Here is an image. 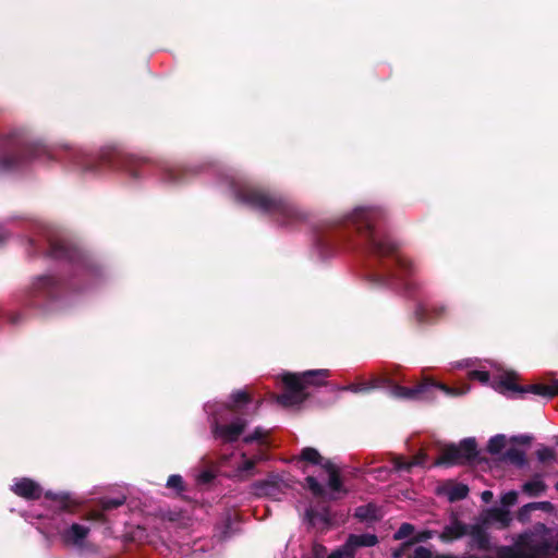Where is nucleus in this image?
<instances>
[{
    "label": "nucleus",
    "instance_id": "b1692460",
    "mask_svg": "<svg viewBox=\"0 0 558 558\" xmlns=\"http://www.w3.org/2000/svg\"><path fill=\"white\" fill-rule=\"evenodd\" d=\"M506 447V437L504 435H496L488 441L487 449L490 453H500Z\"/></svg>",
    "mask_w": 558,
    "mask_h": 558
},
{
    "label": "nucleus",
    "instance_id": "0eeeda50",
    "mask_svg": "<svg viewBox=\"0 0 558 558\" xmlns=\"http://www.w3.org/2000/svg\"><path fill=\"white\" fill-rule=\"evenodd\" d=\"M89 526L80 523H73L66 530L61 533V538L64 544L82 547L85 544V541L89 534Z\"/></svg>",
    "mask_w": 558,
    "mask_h": 558
},
{
    "label": "nucleus",
    "instance_id": "f3484780",
    "mask_svg": "<svg viewBox=\"0 0 558 558\" xmlns=\"http://www.w3.org/2000/svg\"><path fill=\"white\" fill-rule=\"evenodd\" d=\"M240 459L241 462L234 466L232 475L244 478L251 474V470L254 468L256 461L262 460L263 458L256 457L254 459H248L245 453H241Z\"/></svg>",
    "mask_w": 558,
    "mask_h": 558
},
{
    "label": "nucleus",
    "instance_id": "dca6fc26",
    "mask_svg": "<svg viewBox=\"0 0 558 558\" xmlns=\"http://www.w3.org/2000/svg\"><path fill=\"white\" fill-rule=\"evenodd\" d=\"M281 483L276 480H268L260 483H255L253 485V492L258 496H269L272 498H278V494L280 492Z\"/></svg>",
    "mask_w": 558,
    "mask_h": 558
},
{
    "label": "nucleus",
    "instance_id": "4468645a",
    "mask_svg": "<svg viewBox=\"0 0 558 558\" xmlns=\"http://www.w3.org/2000/svg\"><path fill=\"white\" fill-rule=\"evenodd\" d=\"M324 469L328 473V487L331 490L332 498H337L340 494L344 493L339 473L330 461H326Z\"/></svg>",
    "mask_w": 558,
    "mask_h": 558
},
{
    "label": "nucleus",
    "instance_id": "393cba45",
    "mask_svg": "<svg viewBox=\"0 0 558 558\" xmlns=\"http://www.w3.org/2000/svg\"><path fill=\"white\" fill-rule=\"evenodd\" d=\"M353 556L354 550L347 541L344 545L333 550L331 554L327 556V558H353Z\"/></svg>",
    "mask_w": 558,
    "mask_h": 558
},
{
    "label": "nucleus",
    "instance_id": "bb28decb",
    "mask_svg": "<svg viewBox=\"0 0 558 558\" xmlns=\"http://www.w3.org/2000/svg\"><path fill=\"white\" fill-rule=\"evenodd\" d=\"M414 532V526L410 523H403L398 529V531L393 534V538L396 541L404 539L409 536H411Z\"/></svg>",
    "mask_w": 558,
    "mask_h": 558
},
{
    "label": "nucleus",
    "instance_id": "6ab92c4d",
    "mask_svg": "<svg viewBox=\"0 0 558 558\" xmlns=\"http://www.w3.org/2000/svg\"><path fill=\"white\" fill-rule=\"evenodd\" d=\"M457 447L459 448V452L463 462L473 460L477 454L476 442L473 438H466L462 440L459 445H457Z\"/></svg>",
    "mask_w": 558,
    "mask_h": 558
},
{
    "label": "nucleus",
    "instance_id": "c03bdc74",
    "mask_svg": "<svg viewBox=\"0 0 558 558\" xmlns=\"http://www.w3.org/2000/svg\"><path fill=\"white\" fill-rule=\"evenodd\" d=\"M457 367H466L468 366V362H458L456 364Z\"/></svg>",
    "mask_w": 558,
    "mask_h": 558
},
{
    "label": "nucleus",
    "instance_id": "8fccbe9b",
    "mask_svg": "<svg viewBox=\"0 0 558 558\" xmlns=\"http://www.w3.org/2000/svg\"><path fill=\"white\" fill-rule=\"evenodd\" d=\"M402 277H404V274H399V280H402Z\"/></svg>",
    "mask_w": 558,
    "mask_h": 558
},
{
    "label": "nucleus",
    "instance_id": "de8ad7c7",
    "mask_svg": "<svg viewBox=\"0 0 558 558\" xmlns=\"http://www.w3.org/2000/svg\"><path fill=\"white\" fill-rule=\"evenodd\" d=\"M402 277H404V274H399V280H402Z\"/></svg>",
    "mask_w": 558,
    "mask_h": 558
},
{
    "label": "nucleus",
    "instance_id": "72a5a7b5",
    "mask_svg": "<svg viewBox=\"0 0 558 558\" xmlns=\"http://www.w3.org/2000/svg\"><path fill=\"white\" fill-rule=\"evenodd\" d=\"M306 482H307V485H308V488L311 489V492L316 495V496H319L323 494V487L322 485L317 482L316 478H314L313 476H307L306 477Z\"/></svg>",
    "mask_w": 558,
    "mask_h": 558
},
{
    "label": "nucleus",
    "instance_id": "f257e3e1",
    "mask_svg": "<svg viewBox=\"0 0 558 558\" xmlns=\"http://www.w3.org/2000/svg\"><path fill=\"white\" fill-rule=\"evenodd\" d=\"M327 377V369H313L302 374H283L282 383L284 384L286 390L277 397L278 403L286 408L302 403L306 398V393L304 392L306 385H320Z\"/></svg>",
    "mask_w": 558,
    "mask_h": 558
},
{
    "label": "nucleus",
    "instance_id": "ddd939ff",
    "mask_svg": "<svg viewBox=\"0 0 558 558\" xmlns=\"http://www.w3.org/2000/svg\"><path fill=\"white\" fill-rule=\"evenodd\" d=\"M466 535L471 536L472 545L476 548L482 550H487L489 548L488 534L481 525H469Z\"/></svg>",
    "mask_w": 558,
    "mask_h": 558
},
{
    "label": "nucleus",
    "instance_id": "aec40b11",
    "mask_svg": "<svg viewBox=\"0 0 558 558\" xmlns=\"http://www.w3.org/2000/svg\"><path fill=\"white\" fill-rule=\"evenodd\" d=\"M414 465L425 466L426 456L424 453H420L416 457H414L411 461H405L402 458H397L395 460V469L398 471L410 470Z\"/></svg>",
    "mask_w": 558,
    "mask_h": 558
},
{
    "label": "nucleus",
    "instance_id": "9d476101",
    "mask_svg": "<svg viewBox=\"0 0 558 558\" xmlns=\"http://www.w3.org/2000/svg\"><path fill=\"white\" fill-rule=\"evenodd\" d=\"M464 463L457 445L446 446L440 456L433 462V465H456Z\"/></svg>",
    "mask_w": 558,
    "mask_h": 558
},
{
    "label": "nucleus",
    "instance_id": "412c9836",
    "mask_svg": "<svg viewBox=\"0 0 558 558\" xmlns=\"http://www.w3.org/2000/svg\"><path fill=\"white\" fill-rule=\"evenodd\" d=\"M301 460L306 461L312 464L322 465L324 468V464L326 461H324V458L320 456V453L312 447H306L301 451Z\"/></svg>",
    "mask_w": 558,
    "mask_h": 558
},
{
    "label": "nucleus",
    "instance_id": "49530a36",
    "mask_svg": "<svg viewBox=\"0 0 558 558\" xmlns=\"http://www.w3.org/2000/svg\"><path fill=\"white\" fill-rule=\"evenodd\" d=\"M429 537H430V532H428V533H426V534L424 535V538H429Z\"/></svg>",
    "mask_w": 558,
    "mask_h": 558
},
{
    "label": "nucleus",
    "instance_id": "4c0bfd02",
    "mask_svg": "<svg viewBox=\"0 0 558 558\" xmlns=\"http://www.w3.org/2000/svg\"><path fill=\"white\" fill-rule=\"evenodd\" d=\"M233 403L245 402L247 400V393L243 390L235 391L231 395Z\"/></svg>",
    "mask_w": 558,
    "mask_h": 558
},
{
    "label": "nucleus",
    "instance_id": "09e8293b",
    "mask_svg": "<svg viewBox=\"0 0 558 558\" xmlns=\"http://www.w3.org/2000/svg\"><path fill=\"white\" fill-rule=\"evenodd\" d=\"M402 277H404V274H399V280H402Z\"/></svg>",
    "mask_w": 558,
    "mask_h": 558
},
{
    "label": "nucleus",
    "instance_id": "4be33fe9",
    "mask_svg": "<svg viewBox=\"0 0 558 558\" xmlns=\"http://www.w3.org/2000/svg\"><path fill=\"white\" fill-rule=\"evenodd\" d=\"M384 384V380H380L378 378L372 379L369 383H360V384H352L347 389L352 392H365L369 391L374 388H378Z\"/></svg>",
    "mask_w": 558,
    "mask_h": 558
},
{
    "label": "nucleus",
    "instance_id": "7ed1b4c3",
    "mask_svg": "<svg viewBox=\"0 0 558 558\" xmlns=\"http://www.w3.org/2000/svg\"><path fill=\"white\" fill-rule=\"evenodd\" d=\"M379 216L376 208H356L352 219L359 230L365 229L368 234V243L379 254H389L397 250V244L390 239L380 238L373 231V222Z\"/></svg>",
    "mask_w": 558,
    "mask_h": 558
},
{
    "label": "nucleus",
    "instance_id": "79ce46f5",
    "mask_svg": "<svg viewBox=\"0 0 558 558\" xmlns=\"http://www.w3.org/2000/svg\"><path fill=\"white\" fill-rule=\"evenodd\" d=\"M213 478V475L209 473V472H203L201 475H199V481L201 482H208Z\"/></svg>",
    "mask_w": 558,
    "mask_h": 558
},
{
    "label": "nucleus",
    "instance_id": "a18cd8bd",
    "mask_svg": "<svg viewBox=\"0 0 558 558\" xmlns=\"http://www.w3.org/2000/svg\"><path fill=\"white\" fill-rule=\"evenodd\" d=\"M226 462H227V463H229L231 466H233V464H232V460H230V459H226Z\"/></svg>",
    "mask_w": 558,
    "mask_h": 558
},
{
    "label": "nucleus",
    "instance_id": "c85d7f7f",
    "mask_svg": "<svg viewBox=\"0 0 558 558\" xmlns=\"http://www.w3.org/2000/svg\"><path fill=\"white\" fill-rule=\"evenodd\" d=\"M534 510L532 509L531 505L530 504H526L524 505L523 507H521L517 513V519L521 522V523H526L530 521L531 519V513L533 512Z\"/></svg>",
    "mask_w": 558,
    "mask_h": 558
},
{
    "label": "nucleus",
    "instance_id": "cd10ccee",
    "mask_svg": "<svg viewBox=\"0 0 558 558\" xmlns=\"http://www.w3.org/2000/svg\"><path fill=\"white\" fill-rule=\"evenodd\" d=\"M517 500L518 493L515 490H509L500 497V502L505 508L515 505Z\"/></svg>",
    "mask_w": 558,
    "mask_h": 558
},
{
    "label": "nucleus",
    "instance_id": "9b49d317",
    "mask_svg": "<svg viewBox=\"0 0 558 558\" xmlns=\"http://www.w3.org/2000/svg\"><path fill=\"white\" fill-rule=\"evenodd\" d=\"M468 529V524H464L458 520H452L448 525L444 527L440 534V539L444 542L459 539L462 536L466 535Z\"/></svg>",
    "mask_w": 558,
    "mask_h": 558
},
{
    "label": "nucleus",
    "instance_id": "f704fd0d",
    "mask_svg": "<svg viewBox=\"0 0 558 558\" xmlns=\"http://www.w3.org/2000/svg\"><path fill=\"white\" fill-rule=\"evenodd\" d=\"M183 481H182V477L180 475H171L169 476L168 481H167V486L169 488H175V489H182L183 486Z\"/></svg>",
    "mask_w": 558,
    "mask_h": 558
},
{
    "label": "nucleus",
    "instance_id": "7c9ffc66",
    "mask_svg": "<svg viewBox=\"0 0 558 558\" xmlns=\"http://www.w3.org/2000/svg\"><path fill=\"white\" fill-rule=\"evenodd\" d=\"M533 510H542L547 513H553L555 511V506L550 501H535L530 502Z\"/></svg>",
    "mask_w": 558,
    "mask_h": 558
},
{
    "label": "nucleus",
    "instance_id": "f8f14e48",
    "mask_svg": "<svg viewBox=\"0 0 558 558\" xmlns=\"http://www.w3.org/2000/svg\"><path fill=\"white\" fill-rule=\"evenodd\" d=\"M511 520L509 510L502 508H490L484 513L485 523L497 522L501 529L509 526Z\"/></svg>",
    "mask_w": 558,
    "mask_h": 558
},
{
    "label": "nucleus",
    "instance_id": "37998d69",
    "mask_svg": "<svg viewBox=\"0 0 558 558\" xmlns=\"http://www.w3.org/2000/svg\"><path fill=\"white\" fill-rule=\"evenodd\" d=\"M401 555H402V549L395 550V551L392 553V557H393V558H400V557H401Z\"/></svg>",
    "mask_w": 558,
    "mask_h": 558
},
{
    "label": "nucleus",
    "instance_id": "c756f323",
    "mask_svg": "<svg viewBox=\"0 0 558 558\" xmlns=\"http://www.w3.org/2000/svg\"><path fill=\"white\" fill-rule=\"evenodd\" d=\"M536 457L541 462H546L555 458V452L551 448L542 447L536 451Z\"/></svg>",
    "mask_w": 558,
    "mask_h": 558
},
{
    "label": "nucleus",
    "instance_id": "39448f33",
    "mask_svg": "<svg viewBox=\"0 0 558 558\" xmlns=\"http://www.w3.org/2000/svg\"><path fill=\"white\" fill-rule=\"evenodd\" d=\"M429 387H436L440 390H442L445 393L450 396H461L466 393L470 390V387L465 388H450L444 384H437L434 381H425L423 384L417 385L414 388H405L396 386L392 388L391 393L392 396L401 399H420L423 398L422 396L426 392V390Z\"/></svg>",
    "mask_w": 558,
    "mask_h": 558
},
{
    "label": "nucleus",
    "instance_id": "473e14b6",
    "mask_svg": "<svg viewBox=\"0 0 558 558\" xmlns=\"http://www.w3.org/2000/svg\"><path fill=\"white\" fill-rule=\"evenodd\" d=\"M266 437V432L257 427L252 435H247L243 438L244 442L250 444L253 441H262Z\"/></svg>",
    "mask_w": 558,
    "mask_h": 558
},
{
    "label": "nucleus",
    "instance_id": "2eb2a0df",
    "mask_svg": "<svg viewBox=\"0 0 558 558\" xmlns=\"http://www.w3.org/2000/svg\"><path fill=\"white\" fill-rule=\"evenodd\" d=\"M547 489V485L541 474L534 475L522 485V492L529 497H538Z\"/></svg>",
    "mask_w": 558,
    "mask_h": 558
},
{
    "label": "nucleus",
    "instance_id": "f03ea898",
    "mask_svg": "<svg viewBox=\"0 0 558 558\" xmlns=\"http://www.w3.org/2000/svg\"><path fill=\"white\" fill-rule=\"evenodd\" d=\"M240 202L247 204L258 210L278 216L281 223H288L287 219L296 216L294 207L281 198L271 197L260 191L251 190L238 194Z\"/></svg>",
    "mask_w": 558,
    "mask_h": 558
},
{
    "label": "nucleus",
    "instance_id": "ea45409f",
    "mask_svg": "<svg viewBox=\"0 0 558 558\" xmlns=\"http://www.w3.org/2000/svg\"><path fill=\"white\" fill-rule=\"evenodd\" d=\"M481 497L484 502L488 504L493 499V493L490 490H484Z\"/></svg>",
    "mask_w": 558,
    "mask_h": 558
},
{
    "label": "nucleus",
    "instance_id": "a19ab883",
    "mask_svg": "<svg viewBox=\"0 0 558 558\" xmlns=\"http://www.w3.org/2000/svg\"><path fill=\"white\" fill-rule=\"evenodd\" d=\"M374 472L378 473L377 477L384 478L389 473V470L386 468H379V469L375 470Z\"/></svg>",
    "mask_w": 558,
    "mask_h": 558
},
{
    "label": "nucleus",
    "instance_id": "1a4fd4ad",
    "mask_svg": "<svg viewBox=\"0 0 558 558\" xmlns=\"http://www.w3.org/2000/svg\"><path fill=\"white\" fill-rule=\"evenodd\" d=\"M437 494L446 496L449 501H457L468 496L469 487L462 483L446 482L437 487Z\"/></svg>",
    "mask_w": 558,
    "mask_h": 558
},
{
    "label": "nucleus",
    "instance_id": "a211bd4d",
    "mask_svg": "<svg viewBox=\"0 0 558 558\" xmlns=\"http://www.w3.org/2000/svg\"><path fill=\"white\" fill-rule=\"evenodd\" d=\"M348 543L353 548V550H355L357 547H371L377 543V536L369 533L360 535L352 534L349 536Z\"/></svg>",
    "mask_w": 558,
    "mask_h": 558
},
{
    "label": "nucleus",
    "instance_id": "5701e85b",
    "mask_svg": "<svg viewBox=\"0 0 558 558\" xmlns=\"http://www.w3.org/2000/svg\"><path fill=\"white\" fill-rule=\"evenodd\" d=\"M377 509L374 505L361 506L355 510V517L361 520H373L376 518Z\"/></svg>",
    "mask_w": 558,
    "mask_h": 558
},
{
    "label": "nucleus",
    "instance_id": "a878e982",
    "mask_svg": "<svg viewBox=\"0 0 558 558\" xmlns=\"http://www.w3.org/2000/svg\"><path fill=\"white\" fill-rule=\"evenodd\" d=\"M506 458L518 465L525 464V454L522 450L509 449L506 452Z\"/></svg>",
    "mask_w": 558,
    "mask_h": 558
},
{
    "label": "nucleus",
    "instance_id": "e433bc0d",
    "mask_svg": "<svg viewBox=\"0 0 558 558\" xmlns=\"http://www.w3.org/2000/svg\"><path fill=\"white\" fill-rule=\"evenodd\" d=\"M313 558H327V549L325 546L315 544L312 548Z\"/></svg>",
    "mask_w": 558,
    "mask_h": 558
},
{
    "label": "nucleus",
    "instance_id": "58836bf2",
    "mask_svg": "<svg viewBox=\"0 0 558 558\" xmlns=\"http://www.w3.org/2000/svg\"><path fill=\"white\" fill-rule=\"evenodd\" d=\"M123 502H124V499H123V498H119V499H109V500H106V501L104 502V507H105L106 509L117 508V507L121 506Z\"/></svg>",
    "mask_w": 558,
    "mask_h": 558
},
{
    "label": "nucleus",
    "instance_id": "20e7f679",
    "mask_svg": "<svg viewBox=\"0 0 558 558\" xmlns=\"http://www.w3.org/2000/svg\"><path fill=\"white\" fill-rule=\"evenodd\" d=\"M492 386L496 391L501 393L531 392L545 398H551L558 395V383H554L551 385L535 384L526 387H520L515 383L514 375L510 373H507L494 380Z\"/></svg>",
    "mask_w": 558,
    "mask_h": 558
},
{
    "label": "nucleus",
    "instance_id": "2f4dec72",
    "mask_svg": "<svg viewBox=\"0 0 558 558\" xmlns=\"http://www.w3.org/2000/svg\"><path fill=\"white\" fill-rule=\"evenodd\" d=\"M470 379L478 380L483 385H487L489 383V374L486 371H472L469 374Z\"/></svg>",
    "mask_w": 558,
    "mask_h": 558
},
{
    "label": "nucleus",
    "instance_id": "3c124183",
    "mask_svg": "<svg viewBox=\"0 0 558 558\" xmlns=\"http://www.w3.org/2000/svg\"><path fill=\"white\" fill-rule=\"evenodd\" d=\"M555 488L558 490V482L555 484Z\"/></svg>",
    "mask_w": 558,
    "mask_h": 558
},
{
    "label": "nucleus",
    "instance_id": "c9c22d12",
    "mask_svg": "<svg viewBox=\"0 0 558 558\" xmlns=\"http://www.w3.org/2000/svg\"><path fill=\"white\" fill-rule=\"evenodd\" d=\"M398 266L402 272H404V274L411 272L412 263L408 257L399 256L398 257Z\"/></svg>",
    "mask_w": 558,
    "mask_h": 558
},
{
    "label": "nucleus",
    "instance_id": "423d86ee",
    "mask_svg": "<svg viewBox=\"0 0 558 558\" xmlns=\"http://www.w3.org/2000/svg\"><path fill=\"white\" fill-rule=\"evenodd\" d=\"M246 424V421L240 417L227 425H219L215 422L213 425V433L217 438H220L226 442H232L240 437Z\"/></svg>",
    "mask_w": 558,
    "mask_h": 558
},
{
    "label": "nucleus",
    "instance_id": "6e6552de",
    "mask_svg": "<svg viewBox=\"0 0 558 558\" xmlns=\"http://www.w3.org/2000/svg\"><path fill=\"white\" fill-rule=\"evenodd\" d=\"M12 490L17 496L26 499H38L41 496L40 486L29 478H21L16 481L12 486Z\"/></svg>",
    "mask_w": 558,
    "mask_h": 558
}]
</instances>
